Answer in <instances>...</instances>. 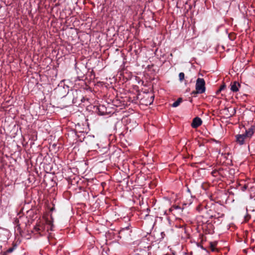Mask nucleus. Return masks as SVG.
<instances>
[{
  "label": "nucleus",
  "mask_w": 255,
  "mask_h": 255,
  "mask_svg": "<svg viewBox=\"0 0 255 255\" xmlns=\"http://www.w3.org/2000/svg\"><path fill=\"white\" fill-rule=\"evenodd\" d=\"M188 192H190V190L189 189H188Z\"/></svg>",
  "instance_id": "obj_22"
},
{
  "label": "nucleus",
  "mask_w": 255,
  "mask_h": 255,
  "mask_svg": "<svg viewBox=\"0 0 255 255\" xmlns=\"http://www.w3.org/2000/svg\"><path fill=\"white\" fill-rule=\"evenodd\" d=\"M247 189V187H246V186H245L244 187V190L245 189Z\"/></svg>",
  "instance_id": "obj_19"
},
{
  "label": "nucleus",
  "mask_w": 255,
  "mask_h": 255,
  "mask_svg": "<svg viewBox=\"0 0 255 255\" xmlns=\"http://www.w3.org/2000/svg\"><path fill=\"white\" fill-rule=\"evenodd\" d=\"M240 84L237 82H234L231 84V90L233 92H236L239 91V87Z\"/></svg>",
  "instance_id": "obj_6"
},
{
  "label": "nucleus",
  "mask_w": 255,
  "mask_h": 255,
  "mask_svg": "<svg viewBox=\"0 0 255 255\" xmlns=\"http://www.w3.org/2000/svg\"><path fill=\"white\" fill-rule=\"evenodd\" d=\"M99 114L101 115H104L106 113V108L103 105H100L98 107Z\"/></svg>",
  "instance_id": "obj_8"
},
{
  "label": "nucleus",
  "mask_w": 255,
  "mask_h": 255,
  "mask_svg": "<svg viewBox=\"0 0 255 255\" xmlns=\"http://www.w3.org/2000/svg\"><path fill=\"white\" fill-rule=\"evenodd\" d=\"M254 128L251 127L250 128L246 130V132L245 133H243L245 136L247 137L250 138L254 134Z\"/></svg>",
  "instance_id": "obj_7"
},
{
  "label": "nucleus",
  "mask_w": 255,
  "mask_h": 255,
  "mask_svg": "<svg viewBox=\"0 0 255 255\" xmlns=\"http://www.w3.org/2000/svg\"><path fill=\"white\" fill-rule=\"evenodd\" d=\"M202 123L201 119L199 117L195 118L192 121L191 126L193 128H197L199 127Z\"/></svg>",
  "instance_id": "obj_4"
},
{
  "label": "nucleus",
  "mask_w": 255,
  "mask_h": 255,
  "mask_svg": "<svg viewBox=\"0 0 255 255\" xmlns=\"http://www.w3.org/2000/svg\"><path fill=\"white\" fill-rule=\"evenodd\" d=\"M153 100H154V96H151L150 100L149 101V104H151L153 102Z\"/></svg>",
  "instance_id": "obj_14"
},
{
  "label": "nucleus",
  "mask_w": 255,
  "mask_h": 255,
  "mask_svg": "<svg viewBox=\"0 0 255 255\" xmlns=\"http://www.w3.org/2000/svg\"><path fill=\"white\" fill-rule=\"evenodd\" d=\"M195 88L196 92L193 93L202 94L205 92V82L204 79L198 78L196 82Z\"/></svg>",
  "instance_id": "obj_2"
},
{
  "label": "nucleus",
  "mask_w": 255,
  "mask_h": 255,
  "mask_svg": "<svg viewBox=\"0 0 255 255\" xmlns=\"http://www.w3.org/2000/svg\"><path fill=\"white\" fill-rule=\"evenodd\" d=\"M53 225L50 221H46L45 224H39L34 227V230L37 232L40 235L43 236L45 234L46 231L53 230Z\"/></svg>",
  "instance_id": "obj_1"
},
{
  "label": "nucleus",
  "mask_w": 255,
  "mask_h": 255,
  "mask_svg": "<svg viewBox=\"0 0 255 255\" xmlns=\"http://www.w3.org/2000/svg\"><path fill=\"white\" fill-rule=\"evenodd\" d=\"M182 99L181 98H178L176 101H175L172 104V107L173 108L177 107L182 102Z\"/></svg>",
  "instance_id": "obj_9"
},
{
  "label": "nucleus",
  "mask_w": 255,
  "mask_h": 255,
  "mask_svg": "<svg viewBox=\"0 0 255 255\" xmlns=\"http://www.w3.org/2000/svg\"><path fill=\"white\" fill-rule=\"evenodd\" d=\"M84 98H83L82 99H81V101L82 102H84Z\"/></svg>",
  "instance_id": "obj_18"
},
{
  "label": "nucleus",
  "mask_w": 255,
  "mask_h": 255,
  "mask_svg": "<svg viewBox=\"0 0 255 255\" xmlns=\"http://www.w3.org/2000/svg\"><path fill=\"white\" fill-rule=\"evenodd\" d=\"M73 103H76V99H73Z\"/></svg>",
  "instance_id": "obj_16"
},
{
  "label": "nucleus",
  "mask_w": 255,
  "mask_h": 255,
  "mask_svg": "<svg viewBox=\"0 0 255 255\" xmlns=\"http://www.w3.org/2000/svg\"><path fill=\"white\" fill-rule=\"evenodd\" d=\"M57 91L59 93H61V96L62 97H64L68 93L69 87L66 86L65 88V87H62V85H59L58 88H57Z\"/></svg>",
  "instance_id": "obj_3"
},
{
  "label": "nucleus",
  "mask_w": 255,
  "mask_h": 255,
  "mask_svg": "<svg viewBox=\"0 0 255 255\" xmlns=\"http://www.w3.org/2000/svg\"><path fill=\"white\" fill-rule=\"evenodd\" d=\"M236 141L240 145L244 144L245 142V140L246 138H247L244 134H237L236 136Z\"/></svg>",
  "instance_id": "obj_5"
},
{
  "label": "nucleus",
  "mask_w": 255,
  "mask_h": 255,
  "mask_svg": "<svg viewBox=\"0 0 255 255\" xmlns=\"http://www.w3.org/2000/svg\"><path fill=\"white\" fill-rule=\"evenodd\" d=\"M97 146L98 147V148H99V144L98 143H97Z\"/></svg>",
  "instance_id": "obj_21"
},
{
  "label": "nucleus",
  "mask_w": 255,
  "mask_h": 255,
  "mask_svg": "<svg viewBox=\"0 0 255 255\" xmlns=\"http://www.w3.org/2000/svg\"><path fill=\"white\" fill-rule=\"evenodd\" d=\"M13 250L14 249L13 248H10L7 250V253H10L13 252Z\"/></svg>",
  "instance_id": "obj_13"
},
{
  "label": "nucleus",
  "mask_w": 255,
  "mask_h": 255,
  "mask_svg": "<svg viewBox=\"0 0 255 255\" xmlns=\"http://www.w3.org/2000/svg\"><path fill=\"white\" fill-rule=\"evenodd\" d=\"M15 222H16V223L17 224V226H19L20 225L18 224V222H19V221H18V219H16V220H15Z\"/></svg>",
  "instance_id": "obj_15"
},
{
  "label": "nucleus",
  "mask_w": 255,
  "mask_h": 255,
  "mask_svg": "<svg viewBox=\"0 0 255 255\" xmlns=\"http://www.w3.org/2000/svg\"><path fill=\"white\" fill-rule=\"evenodd\" d=\"M226 87V86L225 85L223 84V85H222L220 87V91H222Z\"/></svg>",
  "instance_id": "obj_12"
},
{
  "label": "nucleus",
  "mask_w": 255,
  "mask_h": 255,
  "mask_svg": "<svg viewBox=\"0 0 255 255\" xmlns=\"http://www.w3.org/2000/svg\"><path fill=\"white\" fill-rule=\"evenodd\" d=\"M224 216V215L222 214L220 217H223Z\"/></svg>",
  "instance_id": "obj_20"
},
{
  "label": "nucleus",
  "mask_w": 255,
  "mask_h": 255,
  "mask_svg": "<svg viewBox=\"0 0 255 255\" xmlns=\"http://www.w3.org/2000/svg\"><path fill=\"white\" fill-rule=\"evenodd\" d=\"M227 110L228 111H231V113L230 115V117H232L233 116V115H234L236 113V109L235 108H227V109H225V110Z\"/></svg>",
  "instance_id": "obj_10"
},
{
  "label": "nucleus",
  "mask_w": 255,
  "mask_h": 255,
  "mask_svg": "<svg viewBox=\"0 0 255 255\" xmlns=\"http://www.w3.org/2000/svg\"><path fill=\"white\" fill-rule=\"evenodd\" d=\"M179 78L180 81H182L184 78V74L183 72H181L179 74Z\"/></svg>",
  "instance_id": "obj_11"
},
{
  "label": "nucleus",
  "mask_w": 255,
  "mask_h": 255,
  "mask_svg": "<svg viewBox=\"0 0 255 255\" xmlns=\"http://www.w3.org/2000/svg\"><path fill=\"white\" fill-rule=\"evenodd\" d=\"M221 91H220V89L217 91V93H219V92H220Z\"/></svg>",
  "instance_id": "obj_17"
}]
</instances>
